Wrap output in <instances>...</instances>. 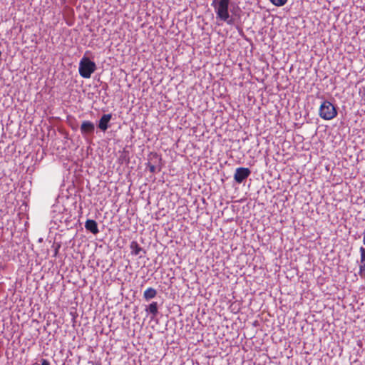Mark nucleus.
<instances>
[{
  "label": "nucleus",
  "mask_w": 365,
  "mask_h": 365,
  "mask_svg": "<svg viewBox=\"0 0 365 365\" xmlns=\"http://www.w3.org/2000/svg\"><path fill=\"white\" fill-rule=\"evenodd\" d=\"M41 365H50V363L47 359H42Z\"/></svg>",
  "instance_id": "4468645a"
},
{
  "label": "nucleus",
  "mask_w": 365,
  "mask_h": 365,
  "mask_svg": "<svg viewBox=\"0 0 365 365\" xmlns=\"http://www.w3.org/2000/svg\"><path fill=\"white\" fill-rule=\"evenodd\" d=\"M251 174V170L247 168H237L235 170L234 179L237 183H242Z\"/></svg>",
  "instance_id": "20e7f679"
},
{
  "label": "nucleus",
  "mask_w": 365,
  "mask_h": 365,
  "mask_svg": "<svg viewBox=\"0 0 365 365\" xmlns=\"http://www.w3.org/2000/svg\"><path fill=\"white\" fill-rule=\"evenodd\" d=\"M363 243L365 245V232L364 233Z\"/></svg>",
  "instance_id": "2eb2a0df"
},
{
  "label": "nucleus",
  "mask_w": 365,
  "mask_h": 365,
  "mask_svg": "<svg viewBox=\"0 0 365 365\" xmlns=\"http://www.w3.org/2000/svg\"><path fill=\"white\" fill-rule=\"evenodd\" d=\"M130 248L131 250V254L135 256L140 255L141 252L145 253L143 249L138 245L136 241H132L130 242Z\"/></svg>",
  "instance_id": "1a4fd4ad"
},
{
  "label": "nucleus",
  "mask_w": 365,
  "mask_h": 365,
  "mask_svg": "<svg viewBox=\"0 0 365 365\" xmlns=\"http://www.w3.org/2000/svg\"><path fill=\"white\" fill-rule=\"evenodd\" d=\"M81 133L84 138L93 134L95 130V125L93 122L89 120H84L81 125Z\"/></svg>",
  "instance_id": "39448f33"
},
{
  "label": "nucleus",
  "mask_w": 365,
  "mask_h": 365,
  "mask_svg": "<svg viewBox=\"0 0 365 365\" xmlns=\"http://www.w3.org/2000/svg\"><path fill=\"white\" fill-rule=\"evenodd\" d=\"M145 311L148 313H150L153 315V317H156L158 313V303L156 302H153L150 305L145 309Z\"/></svg>",
  "instance_id": "9b49d317"
},
{
  "label": "nucleus",
  "mask_w": 365,
  "mask_h": 365,
  "mask_svg": "<svg viewBox=\"0 0 365 365\" xmlns=\"http://www.w3.org/2000/svg\"><path fill=\"white\" fill-rule=\"evenodd\" d=\"M58 252V250L56 249V251H55V255H56Z\"/></svg>",
  "instance_id": "f3484780"
},
{
  "label": "nucleus",
  "mask_w": 365,
  "mask_h": 365,
  "mask_svg": "<svg viewBox=\"0 0 365 365\" xmlns=\"http://www.w3.org/2000/svg\"><path fill=\"white\" fill-rule=\"evenodd\" d=\"M360 252V262H359V274L361 277H365V248L361 247L359 249Z\"/></svg>",
  "instance_id": "0eeeda50"
},
{
  "label": "nucleus",
  "mask_w": 365,
  "mask_h": 365,
  "mask_svg": "<svg viewBox=\"0 0 365 365\" xmlns=\"http://www.w3.org/2000/svg\"><path fill=\"white\" fill-rule=\"evenodd\" d=\"M319 115L326 120H332L337 115L336 108L330 101L324 100L319 106Z\"/></svg>",
  "instance_id": "f03ea898"
},
{
  "label": "nucleus",
  "mask_w": 365,
  "mask_h": 365,
  "mask_svg": "<svg viewBox=\"0 0 365 365\" xmlns=\"http://www.w3.org/2000/svg\"><path fill=\"white\" fill-rule=\"evenodd\" d=\"M92 364V365H101L99 363H93V362H91Z\"/></svg>",
  "instance_id": "dca6fc26"
},
{
  "label": "nucleus",
  "mask_w": 365,
  "mask_h": 365,
  "mask_svg": "<svg viewBox=\"0 0 365 365\" xmlns=\"http://www.w3.org/2000/svg\"><path fill=\"white\" fill-rule=\"evenodd\" d=\"M270 2L274 4V6H284L287 0H269Z\"/></svg>",
  "instance_id": "f8f14e48"
},
{
  "label": "nucleus",
  "mask_w": 365,
  "mask_h": 365,
  "mask_svg": "<svg viewBox=\"0 0 365 365\" xmlns=\"http://www.w3.org/2000/svg\"><path fill=\"white\" fill-rule=\"evenodd\" d=\"M96 69V63L88 58L83 56L79 62L78 71L81 77L84 78H89Z\"/></svg>",
  "instance_id": "7ed1b4c3"
},
{
  "label": "nucleus",
  "mask_w": 365,
  "mask_h": 365,
  "mask_svg": "<svg viewBox=\"0 0 365 365\" xmlns=\"http://www.w3.org/2000/svg\"><path fill=\"white\" fill-rule=\"evenodd\" d=\"M148 168L150 173H155L156 172V167L154 165L149 164Z\"/></svg>",
  "instance_id": "ddd939ff"
},
{
  "label": "nucleus",
  "mask_w": 365,
  "mask_h": 365,
  "mask_svg": "<svg viewBox=\"0 0 365 365\" xmlns=\"http://www.w3.org/2000/svg\"><path fill=\"white\" fill-rule=\"evenodd\" d=\"M85 228L91 233L96 235L99 232L97 222L93 220H87L85 223Z\"/></svg>",
  "instance_id": "6e6552de"
},
{
  "label": "nucleus",
  "mask_w": 365,
  "mask_h": 365,
  "mask_svg": "<svg viewBox=\"0 0 365 365\" xmlns=\"http://www.w3.org/2000/svg\"><path fill=\"white\" fill-rule=\"evenodd\" d=\"M112 115L111 114H104L101 116L99 120L98 127L102 131H106L109 127V122L111 120Z\"/></svg>",
  "instance_id": "423d86ee"
},
{
  "label": "nucleus",
  "mask_w": 365,
  "mask_h": 365,
  "mask_svg": "<svg viewBox=\"0 0 365 365\" xmlns=\"http://www.w3.org/2000/svg\"><path fill=\"white\" fill-rule=\"evenodd\" d=\"M157 295V291L153 287L146 289L143 292V297L146 301L153 299Z\"/></svg>",
  "instance_id": "9d476101"
},
{
  "label": "nucleus",
  "mask_w": 365,
  "mask_h": 365,
  "mask_svg": "<svg viewBox=\"0 0 365 365\" xmlns=\"http://www.w3.org/2000/svg\"><path fill=\"white\" fill-rule=\"evenodd\" d=\"M231 0H212L211 6L216 14V21L218 26L226 23L227 25L235 24L234 17L230 14L229 6Z\"/></svg>",
  "instance_id": "f257e3e1"
}]
</instances>
